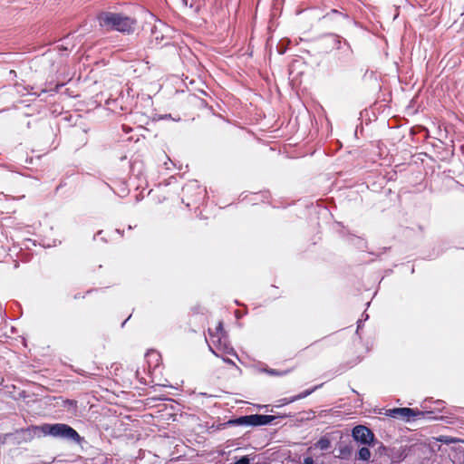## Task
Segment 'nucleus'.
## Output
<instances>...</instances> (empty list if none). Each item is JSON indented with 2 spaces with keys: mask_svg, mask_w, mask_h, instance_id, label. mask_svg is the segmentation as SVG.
<instances>
[{
  "mask_svg": "<svg viewBox=\"0 0 464 464\" xmlns=\"http://www.w3.org/2000/svg\"><path fill=\"white\" fill-rule=\"evenodd\" d=\"M223 361L227 363V364H231V365H235V362L231 360V359H228V358H222Z\"/></svg>",
  "mask_w": 464,
  "mask_h": 464,
  "instance_id": "nucleus-21",
  "label": "nucleus"
},
{
  "mask_svg": "<svg viewBox=\"0 0 464 464\" xmlns=\"http://www.w3.org/2000/svg\"><path fill=\"white\" fill-rule=\"evenodd\" d=\"M277 416L275 415H263V414H251L240 416L238 418L231 419L220 424L222 429L229 426H264L271 424Z\"/></svg>",
  "mask_w": 464,
  "mask_h": 464,
  "instance_id": "nucleus-5",
  "label": "nucleus"
},
{
  "mask_svg": "<svg viewBox=\"0 0 464 464\" xmlns=\"http://www.w3.org/2000/svg\"><path fill=\"white\" fill-rule=\"evenodd\" d=\"M323 40L332 49L340 51L338 62L341 66L347 67L351 65L353 51L346 39L335 34H327L324 35Z\"/></svg>",
  "mask_w": 464,
  "mask_h": 464,
  "instance_id": "nucleus-2",
  "label": "nucleus"
},
{
  "mask_svg": "<svg viewBox=\"0 0 464 464\" xmlns=\"http://www.w3.org/2000/svg\"><path fill=\"white\" fill-rule=\"evenodd\" d=\"M41 430L44 435L56 439L77 443L81 440V436L79 433L73 428L65 423H46L41 426Z\"/></svg>",
  "mask_w": 464,
  "mask_h": 464,
  "instance_id": "nucleus-3",
  "label": "nucleus"
},
{
  "mask_svg": "<svg viewBox=\"0 0 464 464\" xmlns=\"http://www.w3.org/2000/svg\"><path fill=\"white\" fill-rule=\"evenodd\" d=\"M348 15L346 14H343L337 9H332L330 12L326 13L322 19L326 21L339 20V19H347Z\"/></svg>",
  "mask_w": 464,
  "mask_h": 464,
  "instance_id": "nucleus-12",
  "label": "nucleus"
},
{
  "mask_svg": "<svg viewBox=\"0 0 464 464\" xmlns=\"http://www.w3.org/2000/svg\"><path fill=\"white\" fill-rule=\"evenodd\" d=\"M424 403H427V400L424 401ZM434 403L436 404V407L432 411H434V415L437 417V419H439V417L436 415V411H442V409L444 408V401L438 400L434 401ZM422 408L425 409V411H430L429 407L426 404L422 405Z\"/></svg>",
  "mask_w": 464,
  "mask_h": 464,
  "instance_id": "nucleus-15",
  "label": "nucleus"
},
{
  "mask_svg": "<svg viewBox=\"0 0 464 464\" xmlns=\"http://www.w3.org/2000/svg\"><path fill=\"white\" fill-rule=\"evenodd\" d=\"M315 389H316V387L314 388V389H311V390H305L303 392H301V393H299L297 395L289 397V398L280 399L278 401L279 404L276 405V407H281V406H284V405H287V404L292 403V402H294L295 401L304 399V398L307 397L308 395H310Z\"/></svg>",
  "mask_w": 464,
  "mask_h": 464,
  "instance_id": "nucleus-10",
  "label": "nucleus"
},
{
  "mask_svg": "<svg viewBox=\"0 0 464 464\" xmlns=\"http://www.w3.org/2000/svg\"><path fill=\"white\" fill-rule=\"evenodd\" d=\"M146 357L150 365L151 364V362H153L154 367L158 366L160 356L157 352L151 351L146 354Z\"/></svg>",
  "mask_w": 464,
  "mask_h": 464,
  "instance_id": "nucleus-14",
  "label": "nucleus"
},
{
  "mask_svg": "<svg viewBox=\"0 0 464 464\" xmlns=\"http://www.w3.org/2000/svg\"><path fill=\"white\" fill-rule=\"evenodd\" d=\"M97 19L100 26L107 31L130 34L135 29V20L121 13L102 12Z\"/></svg>",
  "mask_w": 464,
  "mask_h": 464,
  "instance_id": "nucleus-1",
  "label": "nucleus"
},
{
  "mask_svg": "<svg viewBox=\"0 0 464 464\" xmlns=\"http://www.w3.org/2000/svg\"><path fill=\"white\" fill-rule=\"evenodd\" d=\"M182 202L188 207L198 204L206 196V189L197 181H191L182 188Z\"/></svg>",
  "mask_w": 464,
  "mask_h": 464,
  "instance_id": "nucleus-6",
  "label": "nucleus"
},
{
  "mask_svg": "<svg viewBox=\"0 0 464 464\" xmlns=\"http://www.w3.org/2000/svg\"><path fill=\"white\" fill-rule=\"evenodd\" d=\"M319 445H320V448L324 450L328 447L329 445V441L327 440H319Z\"/></svg>",
  "mask_w": 464,
  "mask_h": 464,
  "instance_id": "nucleus-18",
  "label": "nucleus"
},
{
  "mask_svg": "<svg viewBox=\"0 0 464 464\" xmlns=\"http://www.w3.org/2000/svg\"><path fill=\"white\" fill-rule=\"evenodd\" d=\"M63 83L56 84V85H55V88L53 90V92L54 93L58 92H59V90H60V88H61V87H63Z\"/></svg>",
  "mask_w": 464,
  "mask_h": 464,
  "instance_id": "nucleus-20",
  "label": "nucleus"
},
{
  "mask_svg": "<svg viewBox=\"0 0 464 464\" xmlns=\"http://www.w3.org/2000/svg\"><path fill=\"white\" fill-rule=\"evenodd\" d=\"M362 317H363V319H359V320L357 321V329H356V334H358V333H359V330L361 329V327H362V322H363V320H364V321H365V320H367V319H368V317H369V315H368L367 314H362Z\"/></svg>",
  "mask_w": 464,
  "mask_h": 464,
  "instance_id": "nucleus-17",
  "label": "nucleus"
},
{
  "mask_svg": "<svg viewBox=\"0 0 464 464\" xmlns=\"http://www.w3.org/2000/svg\"><path fill=\"white\" fill-rule=\"evenodd\" d=\"M129 319H130V316H129V317H128L124 322H122V324H121V327H123V326L125 325V324H126L127 320H129Z\"/></svg>",
  "mask_w": 464,
  "mask_h": 464,
  "instance_id": "nucleus-24",
  "label": "nucleus"
},
{
  "mask_svg": "<svg viewBox=\"0 0 464 464\" xmlns=\"http://www.w3.org/2000/svg\"><path fill=\"white\" fill-rule=\"evenodd\" d=\"M208 334L211 338V342L215 349L209 345V350L218 357H219L218 352H222L227 354L237 355L234 349L229 345L227 334L223 328L222 322H218L215 332L208 329Z\"/></svg>",
  "mask_w": 464,
  "mask_h": 464,
  "instance_id": "nucleus-4",
  "label": "nucleus"
},
{
  "mask_svg": "<svg viewBox=\"0 0 464 464\" xmlns=\"http://www.w3.org/2000/svg\"><path fill=\"white\" fill-rule=\"evenodd\" d=\"M371 458V451L367 447H362L357 453V459L367 461Z\"/></svg>",
  "mask_w": 464,
  "mask_h": 464,
  "instance_id": "nucleus-13",
  "label": "nucleus"
},
{
  "mask_svg": "<svg viewBox=\"0 0 464 464\" xmlns=\"http://www.w3.org/2000/svg\"><path fill=\"white\" fill-rule=\"evenodd\" d=\"M352 434L354 440L361 442L362 444L371 445L372 443L373 446L375 445L372 431L365 426H355L353 429Z\"/></svg>",
  "mask_w": 464,
  "mask_h": 464,
  "instance_id": "nucleus-9",
  "label": "nucleus"
},
{
  "mask_svg": "<svg viewBox=\"0 0 464 464\" xmlns=\"http://www.w3.org/2000/svg\"><path fill=\"white\" fill-rule=\"evenodd\" d=\"M389 416L396 419H400L402 420H410L411 418H428L437 420V417L434 415V411H419L417 409L411 408H394L389 410Z\"/></svg>",
  "mask_w": 464,
  "mask_h": 464,
  "instance_id": "nucleus-8",
  "label": "nucleus"
},
{
  "mask_svg": "<svg viewBox=\"0 0 464 464\" xmlns=\"http://www.w3.org/2000/svg\"><path fill=\"white\" fill-rule=\"evenodd\" d=\"M304 464H316L312 457H306L304 459Z\"/></svg>",
  "mask_w": 464,
  "mask_h": 464,
  "instance_id": "nucleus-19",
  "label": "nucleus"
},
{
  "mask_svg": "<svg viewBox=\"0 0 464 464\" xmlns=\"http://www.w3.org/2000/svg\"><path fill=\"white\" fill-rule=\"evenodd\" d=\"M64 406L68 409H75L77 407V402L73 400H67L64 402Z\"/></svg>",
  "mask_w": 464,
  "mask_h": 464,
  "instance_id": "nucleus-16",
  "label": "nucleus"
},
{
  "mask_svg": "<svg viewBox=\"0 0 464 464\" xmlns=\"http://www.w3.org/2000/svg\"><path fill=\"white\" fill-rule=\"evenodd\" d=\"M78 373L86 376V372L84 371H77Z\"/></svg>",
  "mask_w": 464,
  "mask_h": 464,
  "instance_id": "nucleus-23",
  "label": "nucleus"
},
{
  "mask_svg": "<svg viewBox=\"0 0 464 464\" xmlns=\"http://www.w3.org/2000/svg\"><path fill=\"white\" fill-rule=\"evenodd\" d=\"M374 443L378 445L375 450V458L379 464H392L399 462L408 457L406 449L398 450V454L393 456V450L385 447L381 442L374 441Z\"/></svg>",
  "mask_w": 464,
  "mask_h": 464,
  "instance_id": "nucleus-7",
  "label": "nucleus"
},
{
  "mask_svg": "<svg viewBox=\"0 0 464 464\" xmlns=\"http://www.w3.org/2000/svg\"><path fill=\"white\" fill-rule=\"evenodd\" d=\"M285 417H291V415L290 414H288V415L285 414V415H281L280 416V418H285Z\"/></svg>",
  "mask_w": 464,
  "mask_h": 464,
  "instance_id": "nucleus-25",
  "label": "nucleus"
},
{
  "mask_svg": "<svg viewBox=\"0 0 464 464\" xmlns=\"http://www.w3.org/2000/svg\"><path fill=\"white\" fill-rule=\"evenodd\" d=\"M268 372L270 374H273V375H279L280 374L277 371L273 370V369L269 370Z\"/></svg>",
  "mask_w": 464,
  "mask_h": 464,
  "instance_id": "nucleus-22",
  "label": "nucleus"
},
{
  "mask_svg": "<svg viewBox=\"0 0 464 464\" xmlns=\"http://www.w3.org/2000/svg\"><path fill=\"white\" fill-rule=\"evenodd\" d=\"M256 455L250 454V455H244V456H235L232 458V461L229 464H250L254 462L256 459Z\"/></svg>",
  "mask_w": 464,
  "mask_h": 464,
  "instance_id": "nucleus-11",
  "label": "nucleus"
}]
</instances>
